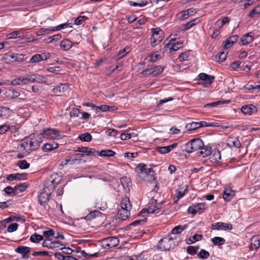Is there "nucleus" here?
I'll return each instance as SVG.
<instances>
[{
    "instance_id": "nucleus-1",
    "label": "nucleus",
    "mask_w": 260,
    "mask_h": 260,
    "mask_svg": "<svg viewBox=\"0 0 260 260\" xmlns=\"http://www.w3.org/2000/svg\"><path fill=\"white\" fill-rule=\"evenodd\" d=\"M42 142L39 140L36 134H32L23 139L17 146L19 152L30 154L32 151L37 149Z\"/></svg>"
},
{
    "instance_id": "nucleus-2",
    "label": "nucleus",
    "mask_w": 260,
    "mask_h": 260,
    "mask_svg": "<svg viewBox=\"0 0 260 260\" xmlns=\"http://www.w3.org/2000/svg\"><path fill=\"white\" fill-rule=\"evenodd\" d=\"M120 207L117 212V217L121 220H125L129 216L130 210L132 209V205L128 197H124L122 199Z\"/></svg>"
},
{
    "instance_id": "nucleus-3",
    "label": "nucleus",
    "mask_w": 260,
    "mask_h": 260,
    "mask_svg": "<svg viewBox=\"0 0 260 260\" xmlns=\"http://www.w3.org/2000/svg\"><path fill=\"white\" fill-rule=\"evenodd\" d=\"M37 135L39 140L44 138L47 140H58L61 138L60 132L55 128H44L41 133Z\"/></svg>"
},
{
    "instance_id": "nucleus-4",
    "label": "nucleus",
    "mask_w": 260,
    "mask_h": 260,
    "mask_svg": "<svg viewBox=\"0 0 260 260\" xmlns=\"http://www.w3.org/2000/svg\"><path fill=\"white\" fill-rule=\"evenodd\" d=\"M61 181V178L56 175H52L44 182V191L51 194L54 191L56 185Z\"/></svg>"
},
{
    "instance_id": "nucleus-5",
    "label": "nucleus",
    "mask_w": 260,
    "mask_h": 260,
    "mask_svg": "<svg viewBox=\"0 0 260 260\" xmlns=\"http://www.w3.org/2000/svg\"><path fill=\"white\" fill-rule=\"evenodd\" d=\"M203 146L204 143L201 139H193L186 143L185 145V150L188 153H190L200 150Z\"/></svg>"
},
{
    "instance_id": "nucleus-6",
    "label": "nucleus",
    "mask_w": 260,
    "mask_h": 260,
    "mask_svg": "<svg viewBox=\"0 0 260 260\" xmlns=\"http://www.w3.org/2000/svg\"><path fill=\"white\" fill-rule=\"evenodd\" d=\"M163 204L164 202L157 203L156 200H152L151 203L149 204V207L147 208L143 209L142 212L144 213L147 212L148 213H158L157 211L162 208Z\"/></svg>"
},
{
    "instance_id": "nucleus-7",
    "label": "nucleus",
    "mask_w": 260,
    "mask_h": 260,
    "mask_svg": "<svg viewBox=\"0 0 260 260\" xmlns=\"http://www.w3.org/2000/svg\"><path fill=\"white\" fill-rule=\"evenodd\" d=\"M50 194L47 192L42 191L38 195V202L41 206H43L46 211H48L50 209L49 206L48 205Z\"/></svg>"
},
{
    "instance_id": "nucleus-8",
    "label": "nucleus",
    "mask_w": 260,
    "mask_h": 260,
    "mask_svg": "<svg viewBox=\"0 0 260 260\" xmlns=\"http://www.w3.org/2000/svg\"><path fill=\"white\" fill-rule=\"evenodd\" d=\"M30 83L29 75H27L13 79L11 82V84L13 86H18L28 84Z\"/></svg>"
},
{
    "instance_id": "nucleus-9",
    "label": "nucleus",
    "mask_w": 260,
    "mask_h": 260,
    "mask_svg": "<svg viewBox=\"0 0 260 260\" xmlns=\"http://www.w3.org/2000/svg\"><path fill=\"white\" fill-rule=\"evenodd\" d=\"M171 237L164 238L158 242V247L162 251L169 250L171 247V242L173 240Z\"/></svg>"
},
{
    "instance_id": "nucleus-10",
    "label": "nucleus",
    "mask_w": 260,
    "mask_h": 260,
    "mask_svg": "<svg viewBox=\"0 0 260 260\" xmlns=\"http://www.w3.org/2000/svg\"><path fill=\"white\" fill-rule=\"evenodd\" d=\"M164 70V67L162 66H156L154 67L153 68H151L150 69H146L144 70L143 72V74L152 75L154 76L159 75L162 73Z\"/></svg>"
},
{
    "instance_id": "nucleus-11",
    "label": "nucleus",
    "mask_w": 260,
    "mask_h": 260,
    "mask_svg": "<svg viewBox=\"0 0 260 260\" xmlns=\"http://www.w3.org/2000/svg\"><path fill=\"white\" fill-rule=\"evenodd\" d=\"M30 248L25 246H19L15 249V251L20 254L22 259H28L29 256L28 253L30 252Z\"/></svg>"
},
{
    "instance_id": "nucleus-12",
    "label": "nucleus",
    "mask_w": 260,
    "mask_h": 260,
    "mask_svg": "<svg viewBox=\"0 0 260 260\" xmlns=\"http://www.w3.org/2000/svg\"><path fill=\"white\" fill-rule=\"evenodd\" d=\"M139 177L145 181L152 182L155 180L154 171L151 168V171L149 173L148 171H146L144 174L140 172V176Z\"/></svg>"
},
{
    "instance_id": "nucleus-13",
    "label": "nucleus",
    "mask_w": 260,
    "mask_h": 260,
    "mask_svg": "<svg viewBox=\"0 0 260 260\" xmlns=\"http://www.w3.org/2000/svg\"><path fill=\"white\" fill-rule=\"evenodd\" d=\"M106 246L109 248H112L117 246L119 243V239L116 237H110L104 239Z\"/></svg>"
},
{
    "instance_id": "nucleus-14",
    "label": "nucleus",
    "mask_w": 260,
    "mask_h": 260,
    "mask_svg": "<svg viewBox=\"0 0 260 260\" xmlns=\"http://www.w3.org/2000/svg\"><path fill=\"white\" fill-rule=\"evenodd\" d=\"M213 229L216 230H228L233 229V225L230 223L218 222L212 224Z\"/></svg>"
},
{
    "instance_id": "nucleus-15",
    "label": "nucleus",
    "mask_w": 260,
    "mask_h": 260,
    "mask_svg": "<svg viewBox=\"0 0 260 260\" xmlns=\"http://www.w3.org/2000/svg\"><path fill=\"white\" fill-rule=\"evenodd\" d=\"M198 80H202L205 83L210 85L214 80L215 77L212 75H209L204 73H201L198 76Z\"/></svg>"
},
{
    "instance_id": "nucleus-16",
    "label": "nucleus",
    "mask_w": 260,
    "mask_h": 260,
    "mask_svg": "<svg viewBox=\"0 0 260 260\" xmlns=\"http://www.w3.org/2000/svg\"><path fill=\"white\" fill-rule=\"evenodd\" d=\"M30 82H37L39 83H47V79L46 77L39 74L29 75Z\"/></svg>"
},
{
    "instance_id": "nucleus-17",
    "label": "nucleus",
    "mask_w": 260,
    "mask_h": 260,
    "mask_svg": "<svg viewBox=\"0 0 260 260\" xmlns=\"http://www.w3.org/2000/svg\"><path fill=\"white\" fill-rule=\"evenodd\" d=\"M241 110L244 115H252L256 111L255 107L253 105H244L242 107Z\"/></svg>"
},
{
    "instance_id": "nucleus-18",
    "label": "nucleus",
    "mask_w": 260,
    "mask_h": 260,
    "mask_svg": "<svg viewBox=\"0 0 260 260\" xmlns=\"http://www.w3.org/2000/svg\"><path fill=\"white\" fill-rule=\"evenodd\" d=\"M238 38L237 35H233L229 37L225 41L223 42V48L228 49L232 46L235 43Z\"/></svg>"
},
{
    "instance_id": "nucleus-19",
    "label": "nucleus",
    "mask_w": 260,
    "mask_h": 260,
    "mask_svg": "<svg viewBox=\"0 0 260 260\" xmlns=\"http://www.w3.org/2000/svg\"><path fill=\"white\" fill-rule=\"evenodd\" d=\"M177 145V143H173L166 146L157 147L156 149L160 153L165 154L170 152L173 149L176 147Z\"/></svg>"
},
{
    "instance_id": "nucleus-20",
    "label": "nucleus",
    "mask_w": 260,
    "mask_h": 260,
    "mask_svg": "<svg viewBox=\"0 0 260 260\" xmlns=\"http://www.w3.org/2000/svg\"><path fill=\"white\" fill-rule=\"evenodd\" d=\"M25 30L24 28H21L19 30H15L12 32L9 33L6 35V38L8 40L16 38H22L23 36L21 31Z\"/></svg>"
},
{
    "instance_id": "nucleus-21",
    "label": "nucleus",
    "mask_w": 260,
    "mask_h": 260,
    "mask_svg": "<svg viewBox=\"0 0 260 260\" xmlns=\"http://www.w3.org/2000/svg\"><path fill=\"white\" fill-rule=\"evenodd\" d=\"M260 246V237L258 235L254 236L251 239L250 249L256 250Z\"/></svg>"
},
{
    "instance_id": "nucleus-22",
    "label": "nucleus",
    "mask_w": 260,
    "mask_h": 260,
    "mask_svg": "<svg viewBox=\"0 0 260 260\" xmlns=\"http://www.w3.org/2000/svg\"><path fill=\"white\" fill-rule=\"evenodd\" d=\"M58 147V144L55 142L52 143H46L43 145L42 149L44 152H47L51 151Z\"/></svg>"
},
{
    "instance_id": "nucleus-23",
    "label": "nucleus",
    "mask_w": 260,
    "mask_h": 260,
    "mask_svg": "<svg viewBox=\"0 0 260 260\" xmlns=\"http://www.w3.org/2000/svg\"><path fill=\"white\" fill-rule=\"evenodd\" d=\"M115 107L114 106H109L106 105H101L100 106H96L95 105L94 111L98 113L100 112H106L109 111H113L115 110Z\"/></svg>"
},
{
    "instance_id": "nucleus-24",
    "label": "nucleus",
    "mask_w": 260,
    "mask_h": 260,
    "mask_svg": "<svg viewBox=\"0 0 260 260\" xmlns=\"http://www.w3.org/2000/svg\"><path fill=\"white\" fill-rule=\"evenodd\" d=\"M227 141V145L230 147L239 148L241 146V142L238 138H230Z\"/></svg>"
},
{
    "instance_id": "nucleus-25",
    "label": "nucleus",
    "mask_w": 260,
    "mask_h": 260,
    "mask_svg": "<svg viewBox=\"0 0 260 260\" xmlns=\"http://www.w3.org/2000/svg\"><path fill=\"white\" fill-rule=\"evenodd\" d=\"M74 43L68 39H63L60 44V47L63 51H68L73 46Z\"/></svg>"
},
{
    "instance_id": "nucleus-26",
    "label": "nucleus",
    "mask_w": 260,
    "mask_h": 260,
    "mask_svg": "<svg viewBox=\"0 0 260 260\" xmlns=\"http://www.w3.org/2000/svg\"><path fill=\"white\" fill-rule=\"evenodd\" d=\"M221 159V154L220 152L217 149H214L213 151V153L210 157V161L213 163H217L220 161Z\"/></svg>"
},
{
    "instance_id": "nucleus-27",
    "label": "nucleus",
    "mask_w": 260,
    "mask_h": 260,
    "mask_svg": "<svg viewBox=\"0 0 260 260\" xmlns=\"http://www.w3.org/2000/svg\"><path fill=\"white\" fill-rule=\"evenodd\" d=\"M235 196V192L230 188H225L223 193V198L226 202H229Z\"/></svg>"
},
{
    "instance_id": "nucleus-28",
    "label": "nucleus",
    "mask_w": 260,
    "mask_h": 260,
    "mask_svg": "<svg viewBox=\"0 0 260 260\" xmlns=\"http://www.w3.org/2000/svg\"><path fill=\"white\" fill-rule=\"evenodd\" d=\"M136 171L137 173L138 176L140 177V172L144 174H145L146 171H148L149 173L151 171V168H148L146 164H140L137 166Z\"/></svg>"
},
{
    "instance_id": "nucleus-29",
    "label": "nucleus",
    "mask_w": 260,
    "mask_h": 260,
    "mask_svg": "<svg viewBox=\"0 0 260 260\" xmlns=\"http://www.w3.org/2000/svg\"><path fill=\"white\" fill-rule=\"evenodd\" d=\"M115 154L116 152L110 149L102 150L99 153V156L103 157H112Z\"/></svg>"
},
{
    "instance_id": "nucleus-30",
    "label": "nucleus",
    "mask_w": 260,
    "mask_h": 260,
    "mask_svg": "<svg viewBox=\"0 0 260 260\" xmlns=\"http://www.w3.org/2000/svg\"><path fill=\"white\" fill-rule=\"evenodd\" d=\"M53 27H50L49 28H41L39 30L36 31V35L38 36H44L49 35L53 32Z\"/></svg>"
},
{
    "instance_id": "nucleus-31",
    "label": "nucleus",
    "mask_w": 260,
    "mask_h": 260,
    "mask_svg": "<svg viewBox=\"0 0 260 260\" xmlns=\"http://www.w3.org/2000/svg\"><path fill=\"white\" fill-rule=\"evenodd\" d=\"M163 36H151L150 38V44L152 47L157 45L162 40Z\"/></svg>"
},
{
    "instance_id": "nucleus-32",
    "label": "nucleus",
    "mask_w": 260,
    "mask_h": 260,
    "mask_svg": "<svg viewBox=\"0 0 260 260\" xmlns=\"http://www.w3.org/2000/svg\"><path fill=\"white\" fill-rule=\"evenodd\" d=\"M253 40V37L249 34V33L245 34L241 39V41L243 45L251 43Z\"/></svg>"
},
{
    "instance_id": "nucleus-33",
    "label": "nucleus",
    "mask_w": 260,
    "mask_h": 260,
    "mask_svg": "<svg viewBox=\"0 0 260 260\" xmlns=\"http://www.w3.org/2000/svg\"><path fill=\"white\" fill-rule=\"evenodd\" d=\"M211 241L215 246H221L224 245L225 243V240L220 237H214L211 239Z\"/></svg>"
},
{
    "instance_id": "nucleus-34",
    "label": "nucleus",
    "mask_w": 260,
    "mask_h": 260,
    "mask_svg": "<svg viewBox=\"0 0 260 260\" xmlns=\"http://www.w3.org/2000/svg\"><path fill=\"white\" fill-rule=\"evenodd\" d=\"M200 150H201V151H200L199 153L200 155L202 156L203 157L209 156L212 153V149L210 147H204V146Z\"/></svg>"
},
{
    "instance_id": "nucleus-35",
    "label": "nucleus",
    "mask_w": 260,
    "mask_h": 260,
    "mask_svg": "<svg viewBox=\"0 0 260 260\" xmlns=\"http://www.w3.org/2000/svg\"><path fill=\"white\" fill-rule=\"evenodd\" d=\"M187 224H184L183 225H178L173 228L171 231L172 234H178L182 232L184 230H185L187 228Z\"/></svg>"
},
{
    "instance_id": "nucleus-36",
    "label": "nucleus",
    "mask_w": 260,
    "mask_h": 260,
    "mask_svg": "<svg viewBox=\"0 0 260 260\" xmlns=\"http://www.w3.org/2000/svg\"><path fill=\"white\" fill-rule=\"evenodd\" d=\"M10 110L9 108L4 107H0V117L5 118L8 117L10 114Z\"/></svg>"
},
{
    "instance_id": "nucleus-37",
    "label": "nucleus",
    "mask_w": 260,
    "mask_h": 260,
    "mask_svg": "<svg viewBox=\"0 0 260 260\" xmlns=\"http://www.w3.org/2000/svg\"><path fill=\"white\" fill-rule=\"evenodd\" d=\"M67 89V86L65 84H60L52 89V92L53 93H61Z\"/></svg>"
},
{
    "instance_id": "nucleus-38",
    "label": "nucleus",
    "mask_w": 260,
    "mask_h": 260,
    "mask_svg": "<svg viewBox=\"0 0 260 260\" xmlns=\"http://www.w3.org/2000/svg\"><path fill=\"white\" fill-rule=\"evenodd\" d=\"M199 22H200V20L199 19V18H196L194 19L191 20L189 22H188L184 25V28L183 29V30H186L187 29H189V28H190L194 25L199 23Z\"/></svg>"
},
{
    "instance_id": "nucleus-39",
    "label": "nucleus",
    "mask_w": 260,
    "mask_h": 260,
    "mask_svg": "<svg viewBox=\"0 0 260 260\" xmlns=\"http://www.w3.org/2000/svg\"><path fill=\"white\" fill-rule=\"evenodd\" d=\"M4 191L6 194L10 196H14L18 193L17 191H15V187L13 188L10 186L5 188Z\"/></svg>"
},
{
    "instance_id": "nucleus-40",
    "label": "nucleus",
    "mask_w": 260,
    "mask_h": 260,
    "mask_svg": "<svg viewBox=\"0 0 260 260\" xmlns=\"http://www.w3.org/2000/svg\"><path fill=\"white\" fill-rule=\"evenodd\" d=\"M149 61L152 62H155L157 60H159L161 59V55L158 52H155L149 56Z\"/></svg>"
},
{
    "instance_id": "nucleus-41",
    "label": "nucleus",
    "mask_w": 260,
    "mask_h": 260,
    "mask_svg": "<svg viewBox=\"0 0 260 260\" xmlns=\"http://www.w3.org/2000/svg\"><path fill=\"white\" fill-rule=\"evenodd\" d=\"M20 220H22L23 221H25L24 218L22 216H11L9 217L6 218L4 221L7 223L11 222L13 221H19Z\"/></svg>"
},
{
    "instance_id": "nucleus-42",
    "label": "nucleus",
    "mask_w": 260,
    "mask_h": 260,
    "mask_svg": "<svg viewBox=\"0 0 260 260\" xmlns=\"http://www.w3.org/2000/svg\"><path fill=\"white\" fill-rule=\"evenodd\" d=\"M29 240L31 242L37 243L43 240V237L42 235L35 233L30 236Z\"/></svg>"
},
{
    "instance_id": "nucleus-43",
    "label": "nucleus",
    "mask_w": 260,
    "mask_h": 260,
    "mask_svg": "<svg viewBox=\"0 0 260 260\" xmlns=\"http://www.w3.org/2000/svg\"><path fill=\"white\" fill-rule=\"evenodd\" d=\"M79 138L83 142H90L92 140V136L89 133H85L80 135Z\"/></svg>"
},
{
    "instance_id": "nucleus-44",
    "label": "nucleus",
    "mask_w": 260,
    "mask_h": 260,
    "mask_svg": "<svg viewBox=\"0 0 260 260\" xmlns=\"http://www.w3.org/2000/svg\"><path fill=\"white\" fill-rule=\"evenodd\" d=\"M197 213L201 214L204 211L205 208V204L203 203H196L193 204Z\"/></svg>"
},
{
    "instance_id": "nucleus-45",
    "label": "nucleus",
    "mask_w": 260,
    "mask_h": 260,
    "mask_svg": "<svg viewBox=\"0 0 260 260\" xmlns=\"http://www.w3.org/2000/svg\"><path fill=\"white\" fill-rule=\"evenodd\" d=\"M50 249H62L63 244L57 241H52L50 243Z\"/></svg>"
},
{
    "instance_id": "nucleus-46",
    "label": "nucleus",
    "mask_w": 260,
    "mask_h": 260,
    "mask_svg": "<svg viewBox=\"0 0 260 260\" xmlns=\"http://www.w3.org/2000/svg\"><path fill=\"white\" fill-rule=\"evenodd\" d=\"M199 125V122H192L189 123H187L185 127L188 131H191L200 128Z\"/></svg>"
},
{
    "instance_id": "nucleus-47",
    "label": "nucleus",
    "mask_w": 260,
    "mask_h": 260,
    "mask_svg": "<svg viewBox=\"0 0 260 260\" xmlns=\"http://www.w3.org/2000/svg\"><path fill=\"white\" fill-rule=\"evenodd\" d=\"M128 3L131 6L143 7L148 4L146 0H141L139 3L134 2L133 1H128Z\"/></svg>"
},
{
    "instance_id": "nucleus-48",
    "label": "nucleus",
    "mask_w": 260,
    "mask_h": 260,
    "mask_svg": "<svg viewBox=\"0 0 260 260\" xmlns=\"http://www.w3.org/2000/svg\"><path fill=\"white\" fill-rule=\"evenodd\" d=\"M210 255L209 253L205 249H201L200 251L197 253V256L200 259H206Z\"/></svg>"
},
{
    "instance_id": "nucleus-49",
    "label": "nucleus",
    "mask_w": 260,
    "mask_h": 260,
    "mask_svg": "<svg viewBox=\"0 0 260 260\" xmlns=\"http://www.w3.org/2000/svg\"><path fill=\"white\" fill-rule=\"evenodd\" d=\"M17 166L20 169L25 170L29 168L30 164L25 159L19 160L17 162Z\"/></svg>"
},
{
    "instance_id": "nucleus-50",
    "label": "nucleus",
    "mask_w": 260,
    "mask_h": 260,
    "mask_svg": "<svg viewBox=\"0 0 260 260\" xmlns=\"http://www.w3.org/2000/svg\"><path fill=\"white\" fill-rule=\"evenodd\" d=\"M230 19L228 17H224L222 19H218L215 22V25L218 27H222L225 24L228 23Z\"/></svg>"
},
{
    "instance_id": "nucleus-51",
    "label": "nucleus",
    "mask_w": 260,
    "mask_h": 260,
    "mask_svg": "<svg viewBox=\"0 0 260 260\" xmlns=\"http://www.w3.org/2000/svg\"><path fill=\"white\" fill-rule=\"evenodd\" d=\"M183 47L182 42H178L176 43H174L171 44V47L170 48V50L171 51H176L178 50L179 49Z\"/></svg>"
},
{
    "instance_id": "nucleus-52",
    "label": "nucleus",
    "mask_w": 260,
    "mask_h": 260,
    "mask_svg": "<svg viewBox=\"0 0 260 260\" xmlns=\"http://www.w3.org/2000/svg\"><path fill=\"white\" fill-rule=\"evenodd\" d=\"M61 38V35L60 34L55 35L52 37L48 38L47 40V43H53L56 42Z\"/></svg>"
},
{
    "instance_id": "nucleus-53",
    "label": "nucleus",
    "mask_w": 260,
    "mask_h": 260,
    "mask_svg": "<svg viewBox=\"0 0 260 260\" xmlns=\"http://www.w3.org/2000/svg\"><path fill=\"white\" fill-rule=\"evenodd\" d=\"M27 186L26 185V183H20L19 184L16 185L15 186V191L19 192H22L24 191L26 188Z\"/></svg>"
},
{
    "instance_id": "nucleus-54",
    "label": "nucleus",
    "mask_w": 260,
    "mask_h": 260,
    "mask_svg": "<svg viewBox=\"0 0 260 260\" xmlns=\"http://www.w3.org/2000/svg\"><path fill=\"white\" fill-rule=\"evenodd\" d=\"M260 14V6H257L254 7L248 14V17L253 18L255 15Z\"/></svg>"
},
{
    "instance_id": "nucleus-55",
    "label": "nucleus",
    "mask_w": 260,
    "mask_h": 260,
    "mask_svg": "<svg viewBox=\"0 0 260 260\" xmlns=\"http://www.w3.org/2000/svg\"><path fill=\"white\" fill-rule=\"evenodd\" d=\"M120 182L123 187L126 189L129 186L130 178L127 177H122L120 179Z\"/></svg>"
},
{
    "instance_id": "nucleus-56",
    "label": "nucleus",
    "mask_w": 260,
    "mask_h": 260,
    "mask_svg": "<svg viewBox=\"0 0 260 260\" xmlns=\"http://www.w3.org/2000/svg\"><path fill=\"white\" fill-rule=\"evenodd\" d=\"M199 249V246H189L187 248L186 251L188 254L193 255L197 253Z\"/></svg>"
},
{
    "instance_id": "nucleus-57",
    "label": "nucleus",
    "mask_w": 260,
    "mask_h": 260,
    "mask_svg": "<svg viewBox=\"0 0 260 260\" xmlns=\"http://www.w3.org/2000/svg\"><path fill=\"white\" fill-rule=\"evenodd\" d=\"M101 214V212L99 211L94 210L93 211H91L86 216L87 218L89 219H91V218H94L96 217L99 216Z\"/></svg>"
},
{
    "instance_id": "nucleus-58",
    "label": "nucleus",
    "mask_w": 260,
    "mask_h": 260,
    "mask_svg": "<svg viewBox=\"0 0 260 260\" xmlns=\"http://www.w3.org/2000/svg\"><path fill=\"white\" fill-rule=\"evenodd\" d=\"M11 58L15 61H22L24 60V55L22 54H14L11 56Z\"/></svg>"
},
{
    "instance_id": "nucleus-59",
    "label": "nucleus",
    "mask_w": 260,
    "mask_h": 260,
    "mask_svg": "<svg viewBox=\"0 0 260 260\" xmlns=\"http://www.w3.org/2000/svg\"><path fill=\"white\" fill-rule=\"evenodd\" d=\"M41 57L40 54H35L30 59V63H38L41 60Z\"/></svg>"
},
{
    "instance_id": "nucleus-60",
    "label": "nucleus",
    "mask_w": 260,
    "mask_h": 260,
    "mask_svg": "<svg viewBox=\"0 0 260 260\" xmlns=\"http://www.w3.org/2000/svg\"><path fill=\"white\" fill-rule=\"evenodd\" d=\"M43 234L45 238L49 239L50 237H54L55 232L53 230L50 229L48 231H43Z\"/></svg>"
},
{
    "instance_id": "nucleus-61",
    "label": "nucleus",
    "mask_w": 260,
    "mask_h": 260,
    "mask_svg": "<svg viewBox=\"0 0 260 260\" xmlns=\"http://www.w3.org/2000/svg\"><path fill=\"white\" fill-rule=\"evenodd\" d=\"M87 18L85 16H79L75 19L74 23L77 25H80L87 20Z\"/></svg>"
},
{
    "instance_id": "nucleus-62",
    "label": "nucleus",
    "mask_w": 260,
    "mask_h": 260,
    "mask_svg": "<svg viewBox=\"0 0 260 260\" xmlns=\"http://www.w3.org/2000/svg\"><path fill=\"white\" fill-rule=\"evenodd\" d=\"M151 32L152 33V36H163L164 32L159 27L154 28L151 29Z\"/></svg>"
},
{
    "instance_id": "nucleus-63",
    "label": "nucleus",
    "mask_w": 260,
    "mask_h": 260,
    "mask_svg": "<svg viewBox=\"0 0 260 260\" xmlns=\"http://www.w3.org/2000/svg\"><path fill=\"white\" fill-rule=\"evenodd\" d=\"M19 225L16 223H13L10 224L7 228V231L9 233H12L16 231Z\"/></svg>"
},
{
    "instance_id": "nucleus-64",
    "label": "nucleus",
    "mask_w": 260,
    "mask_h": 260,
    "mask_svg": "<svg viewBox=\"0 0 260 260\" xmlns=\"http://www.w3.org/2000/svg\"><path fill=\"white\" fill-rule=\"evenodd\" d=\"M226 54L224 52L218 53L216 57L218 62H223L226 59Z\"/></svg>"
}]
</instances>
